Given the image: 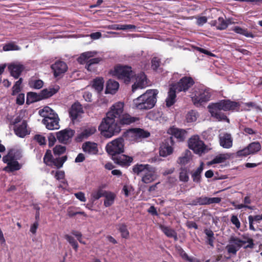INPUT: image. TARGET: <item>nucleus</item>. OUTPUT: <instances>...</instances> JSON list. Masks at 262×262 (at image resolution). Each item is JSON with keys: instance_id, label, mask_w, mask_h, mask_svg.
<instances>
[{"instance_id": "35", "label": "nucleus", "mask_w": 262, "mask_h": 262, "mask_svg": "<svg viewBox=\"0 0 262 262\" xmlns=\"http://www.w3.org/2000/svg\"><path fill=\"white\" fill-rule=\"evenodd\" d=\"M150 166L149 164H137L133 166V172L138 176L141 173L143 174Z\"/></svg>"}, {"instance_id": "37", "label": "nucleus", "mask_w": 262, "mask_h": 262, "mask_svg": "<svg viewBox=\"0 0 262 262\" xmlns=\"http://www.w3.org/2000/svg\"><path fill=\"white\" fill-rule=\"evenodd\" d=\"M189 168L188 167H182L180 169L179 180L183 182H187L189 180Z\"/></svg>"}, {"instance_id": "63", "label": "nucleus", "mask_w": 262, "mask_h": 262, "mask_svg": "<svg viewBox=\"0 0 262 262\" xmlns=\"http://www.w3.org/2000/svg\"><path fill=\"white\" fill-rule=\"evenodd\" d=\"M196 18V24L200 26H203L207 21V18L206 16H199Z\"/></svg>"}, {"instance_id": "3", "label": "nucleus", "mask_w": 262, "mask_h": 262, "mask_svg": "<svg viewBox=\"0 0 262 262\" xmlns=\"http://www.w3.org/2000/svg\"><path fill=\"white\" fill-rule=\"evenodd\" d=\"M157 90H148L143 94L133 100L134 107L140 110L152 108L157 101Z\"/></svg>"}, {"instance_id": "32", "label": "nucleus", "mask_w": 262, "mask_h": 262, "mask_svg": "<svg viewBox=\"0 0 262 262\" xmlns=\"http://www.w3.org/2000/svg\"><path fill=\"white\" fill-rule=\"evenodd\" d=\"M233 238H234V236L230 237L229 240V244L226 246V249L228 253L235 255L241 248V245L237 244L236 242L233 241Z\"/></svg>"}, {"instance_id": "2", "label": "nucleus", "mask_w": 262, "mask_h": 262, "mask_svg": "<svg viewBox=\"0 0 262 262\" xmlns=\"http://www.w3.org/2000/svg\"><path fill=\"white\" fill-rule=\"evenodd\" d=\"M240 104L236 101L230 99H223L217 102L211 103L208 106V111L211 116L218 121H224L229 122L226 114L222 111L227 112L239 109Z\"/></svg>"}, {"instance_id": "17", "label": "nucleus", "mask_w": 262, "mask_h": 262, "mask_svg": "<svg viewBox=\"0 0 262 262\" xmlns=\"http://www.w3.org/2000/svg\"><path fill=\"white\" fill-rule=\"evenodd\" d=\"M156 168L152 166L143 174L141 181L145 184H149L154 182L157 179Z\"/></svg>"}, {"instance_id": "28", "label": "nucleus", "mask_w": 262, "mask_h": 262, "mask_svg": "<svg viewBox=\"0 0 262 262\" xmlns=\"http://www.w3.org/2000/svg\"><path fill=\"white\" fill-rule=\"evenodd\" d=\"M119 87V84L117 81L110 79L106 83L105 93L111 94H115L118 90Z\"/></svg>"}, {"instance_id": "19", "label": "nucleus", "mask_w": 262, "mask_h": 262, "mask_svg": "<svg viewBox=\"0 0 262 262\" xmlns=\"http://www.w3.org/2000/svg\"><path fill=\"white\" fill-rule=\"evenodd\" d=\"M136 82L132 85V91L135 92L138 88H144L146 85V76L144 72L138 74Z\"/></svg>"}, {"instance_id": "5", "label": "nucleus", "mask_w": 262, "mask_h": 262, "mask_svg": "<svg viewBox=\"0 0 262 262\" xmlns=\"http://www.w3.org/2000/svg\"><path fill=\"white\" fill-rule=\"evenodd\" d=\"M53 111L48 106L39 111L40 114L44 117L42 122L48 129L53 130L59 127V119L57 114L52 113Z\"/></svg>"}, {"instance_id": "41", "label": "nucleus", "mask_w": 262, "mask_h": 262, "mask_svg": "<svg viewBox=\"0 0 262 262\" xmlns=\"http://www.w3.org/2000/svg\"><path fill=\"white\" fill-rule=\"evenodd\" d=\"M13 149H10L9 150L7 155L6 156H4L3 157V161L5 163H8V162H9L10 161H12L13 160L16 159V160H19L21 157V156H19L20 153H18V155L17 156H15L14 154H13Z\"/></svg>"}, {"instance_id": "7", "label": "nucleus", "mask_w": 262, "mask_h": 262, "mask_svg": "<svg viewBox=\"0 0 262 262\" xmlns=\"http://www.w3.org/2000/svg\"><path fill=\"white\" fill-rule=\"evenodd\" d=\"M124 140L123 138H118L108 143L105 149L108 154L113 158L124 151Z\"/></svg>"}, {"instance_id": "31", "label": "nucleus", "mask_w": 262, "mask_h": 262, "mask_svg": "<svg viewBox=\"0 0 262 262\" xmlns=\"http://www.w3.org/2000/svg\"><path fill=\"white\" fill-rule=\"evenodd\" d=\"M82 149L84 152L90 155H95L98 152L97 144L87 142L82 145Z\"/></svg>"}, {"instance_id": "10", "label": "nucleus", "mask_w": 262, "mask_h": 262, "mask_svg": "<svg viewBox=\"0 0 262 262\" xmlns=\"http://www.w3.org/2000/svg\"><path fill=\"white\" fill-rule=\"evenodd\" d=\"M194 84L193 79L189 76H184L181 78L179 81L172 84L177 90V92H187Z\"/></svg>"}, {"instance_id": "50", "label": "nucleus", "mask_w": 262, "mask_h": 262, "mask_svg": "<svg viewBox=\"0 0 262 262\" xmlns=\"http://www.w3.org/2000/svg\"><path fill=\"white\" fill-rule=\"evenodd\" d=\"M67 214L69 217H73L77 214L83 215L84 217H87V214L84 211H77L75 210V208L73 207H69L67 210Z\"/></svg>"}, {"instance_id": "14", "label": "nucleus", "mask_w": 262, "mask_h": 262, "mask_svg": "<svg viewBox=\"0 0 262 262\" xmlns=\"http://www.w3.org/2000/svg\"><path fill=\"white\" fill-rule=\"evenodd\" d=\"M55 77H57L66 73L68 70L67 63L61 60H57L51 66Z\"/></svg>"}, {"instance_id": "27", "label": "nucleus", "mask_w": 262, "mask_h": 262, "mask_svg": "<svg viewBox=\"0 0 262 262\" xmlns=\"http://www.w3.org/2000/svg\"><path fill=\"white\" fill-rule=\"evenodd\" d=\"M159 228L164 234L168 237L173 238L175 241H177L178 239L177 232L170 227L161 224L159 225Z\"/></svg>"}, {"instance_id": "22", "label": "nucleus", "mask_w": 262, "mask_h": 262, "mask_svg": "<svg viewBox=\"0 0 262 262\" xmlns=\"http://www.w3.org/2000/svg\"><path fill=\"white\" fill-rule=\"evenodd\" d=\"M11 75L17 79L25 69L24 65L19 63H12L8 66Z\"/></svg>"}, {"instance_id": "29", "label": "nucleus", "mask_w": 262, "mask_h": 262, "mask_svg": "<svg viewBox=\"0 0 262 262\" xmlns=\"http://www.w3.org/2000/svg\"><path fill=\"white\" fill-rule=\"evenodd\" d=\"M96 131V128L94 127L85 128L78 135L77 140L78 141H82L83 140L86 139L91 135H93Z\"/></svg>"}, {"instance_id": "46", "label": "nucleus", "mask_w": 262, "mask_h": 262, "mask_svg": "<svg viewBox=\"0 0 262 262\" xmlns=\"http://www.w3.org/2000/svg\"><path fill=\"white\" fill-rule=\"evenodd\" d=\"M54 158H53V155L51 150H47L44 156L43 160V163L49 166H52V161Z\"/></svg>"}, {"instance_id": "36", "label": "nucleus", "mask_w": 262, "mask_h": 262, "mask_svg": "<svg viewBox=\"0 0 262 262\" xmlns=\"http://www.w3.org/2000/svg\"><path fill=\"white\" fill-rule=\"evenodd\" d=\"M59 90V88H49V89H45L40 92L41 96L42 99H47L51 97L56 94Z\"/></svg>"}, {"instance_id": "51", "label": "nucleus", "mask_w": 262, "mask_h": 262, "mask_svg": "<svg viewBox=\"0 0 262 262\" xmlns=\"http://www.w3.org/2000/svg\"><path fill=\"white\" fill-rule=\"evenodd\" d=\"M66 150V147L64 146H62L60 145H56L55 147L53 148V154L54 156H60L61 154L65 152Z\"/></svg>"}, {"instance_id": "24", "label": "nucleus", "mask_w": 262, "mask_h": 262, "mask_svg": "<svg viewBox=\"0 0 262 262\" xmlns=\"http://www.w3.org/2000/svg\"><path fill=\"white\" fill-rule=\"evenodd\" d=\"M177 92V90L175 89L173 84H171L169 89L168 96L166 99V104L167 107H170L176 102Z\"/></svg>"}, {"instance_id": "16", "label": "nucleus", "mask_w": 262, "mask_h": 262, "mask_svg": "<svg viewBox=\"0 0 262 262\" xmlns=\"http://www.w3.org/2000/svg\"><path fill=\"white\" fill-rule=\"evenodd\" d=\"M74 130L71 128H66L56 133V138L60 143L67 144L74 135Z\"/></svg>"}, {"instance_id": "4", "label": "nucleus", "mask_w": 262, "mask_h": 262, "mask_svg": "<svg viewBox=\"0 0 262 262\" xmlns=\"http://www.w3.org/2000/svg\"><path fill=\"white\" fill-rule=\"evenodd\" d=\"M97 52L96 51H88L82 53L77 58V60L78 62L81 64L86 63L85 68L90 72H96L97 70V65L103 59L101 57H96L91 58L94 57Z\"/></svg>"}, {"instance_id": "40", "label": "nucleus", "mask_w": 262, "mask_h": 262, "mask_svg": "<svg viewBox=\"0 0 262 262\" xmlns=\"http://www.w3.org/2000/svg\"><path fill=\"white\" fill-rule=\"evenodd\" d=\"M230 156L228 154H220L214 157L210 162V164H214L221 163L225 162L226 160L229 159Z\"/></svg>"}, {"instance_id": "52", "label": "nucleus", "mask_w": 262, "mask_h": 262, "mask_svg": "<svg viewBox=\"0 0 262 262\" xmlns=\"http://www.w3.org/2000/svg\"><path fill=\"white\" fill-rule=\"evenodd\" d=\"M106 191L103 190L102 189H98L97 190L94 191L92 193V196L94 200H98L100 198L105 195Z\"/></svg>"}, {"instance_id": "49", "label": "nucleus", "mask_w": 262, "mask_h": 262, "mask_svg": "<svg viewBox=\"0 0 262 262\" xmlns=\"http://www.w3.org/2000/svg\"><path fill=\"white\" fill-rule=\"evenodd\" d=\"M64 238L69 242L74 250L77 252L78 249V244L74 237L69 234H66Z\"/></svg>"}, {"instance_id": "42", "label": "nucleus", "mask_w": 262, "mask_h": 262, "mask_svg": "<svg viewBox=\"0 0 262 262\" xmlns=\"http://www.w3.org/2000/svg\"><path fill=\"white\" fill-rule=\"evenodd\" d=\"M249 223V229L253 231H256V229L254 227V222L259 223L262 220L261 215H256L254 216L249 215L248 217Z\"/></svg>"}, {"instance_id": "54", "label": "nucleus", "mask_w": 262, "mask_h": 262, "mask_svg": "<svg viewBox=\"0 0 262 262\" xmlns=\"http://www.w3.org/2000/svg\"><path fill=\"white\" fill-rule=\"evenodd\" d=\"M43 84V81L40 79L32 80L29 82L30 87L35 89H40L42 87Z\"/></svg>"}, {"instance_id": "48", "label": "nucleus", "mask_w": 262, "mask_h": 262, "mask_svg": "<svg viewBox=\"0 0 262 262\" xmlns=\"http://www.w3.org/2000/svg\"><path fill=\"white\" fill-rule=\"evenodd\" d=\"M23 82V78H20L17 81L15 82V84L13 86L12 88V93L11 95L12 96H15L16 94H18L21 90V83Z\"/></svg>"}, {"instance_id": "11", "label": "nucleus", "mask_w": 262, "mask_h": 262, "mask_svg": "<svg viewBox=\"0 0 262 262\" xmlns=\"http://www.w3.org/2000/svg\"><path fill=\"white\" fill-rule=\"evenodd\" d=\"M174 142L172 137L165 139L160 146L159 154L160 156L166 157L173 152Z\"/></svg>"}, {"instance_id": "33", "label": "nucleus", "mask_w": 262, "mask_h": 262, "mask_svg": "<svg viewBox=\"0 0 262 262\" xmlns=\"http://www.w3.org/2000/svg\"><path fill=\"white\" fill-rule=\"evenodd\" d=\"M204 169V163L201 162L199 167L197 169L191 172V177L194 182L200 183L201 182V173Z\"/></svg>"}, {"instance_id": "60", "label": "nucleus", "mask_w": 262, "mask_h": 262, "mask_svg": "<svg viewBox=\"0 0 262 262\" xmlns=\"http://www.w3.org/2000/svg\"><path fill=\"white\" fill-rule=\"evenodd\" d=\"M179 251L183 259L189 262H193V258L190 257L182 248L180 247Z\"/></svg>"}, {"instance_id": "26", "label": "nucleus", "mask_w": 262, "mask_h": 262, "mask_svg": "<svg viewBox=\"0 0 262 262\" xmlns=\"http://www.w3.org/2000/svg\"><path fill=\"white\" fill-rule=\"evenodd\" d=\"M129 133L137 139L146 138L150 136V133L140 128H133L129 130Z\"/></svg>"}, {"instance_id": "58", "label": "nucleus", "mask_w": 262, "mask_h": 262, "mask_svg": "<svg viewBox=\"0 0 262 262\" xmlns=\"http://www.w3.org/2000/svg\"><path fill=\"white\" fill-rule=\"evenodd\" d=\"M151 62L152 69L154 71H157L160 65V59L157 57H154Z\"/></svg>"}, {"instance_id": "21", "label": "nucleus", "mask_w": 262, "mask_h": 262, "mask_svg": "<svg viewBox=\"0 0 262 262\" xmlns=\"http://www.w3.org/2000/svg\"><path fill=\"white\" fill-rule=\"evenodd\" d=\"M220 144L224 148H229L233 144V139L231 134L224 133L219 136Z\"/></svg>"}, {"instance_id": "23", "label": "nucleus", "mask_w": 262, "mask_h": 262, "mask_svg": "<svg viewBox=\"0 0 262 262\" xmlns=\"http://www.w3.org/2000/svg\"><path fill=\"white\" fill-rule=\"evenodd\" d=\"M81 113H83V108L79 102L74 103L69 111V116L72 121L76 120Z\"/></svg>"}, {"instance_id": "47", "label": "nucleus", "mask_w": 262, "mask_h": 262, "mask_svg": "<svg viewBox=\"0 0 262 262\" xmlns=\"http://www.w3.org/2000/svg\"><path fill=\"white\" fill-rule=\"evenodd\" d=\"M118 230L121 233L122 238L127 239L129 237V232L127 228V226L125 224H119Z\"/></svg>"}, {"instance_id": "55", "label": "nucleus", "mask_w": 262, "mask_h": 262, "mask_svg": "<svg viewBox=\"0 0 262 262\" xmlns=\"http://www.w3.org/2000/svg\"><path fill=\"white\" fill-rule=\"evenodd\" d=\"M197 119L196 113L191 110L187 113L186 115V120L188 122H194Z\"/></svg>"}, {"instance_id": "25", "label": "nucleus", "mask_w": 262, "mask_h": 262, "mask_svg": "<svg viewBox=\"0 0 262 262\" xmlns=\"http://www.w3.org/2000/svg\"><path fill=\"white\" fill-rule=\"evenodd\" d=\"M139 120L138 117H132L129 114L125 113L121 116L120 119L118 121L119 125H129Z\"/></svg>"}, {"instance_id": "13", "label": "nucleus", "mask_w": 262, "mask_h": 262, "mask_svg": "<svg viewBox=\"0 0 262 262\" xmlns=\"http://www.w3.org/2000/svg\"><path fill=\"white\" fill-rule=\"evenodd\" d=\"M221 198L219 197L208 198L205 196L197 197L193 200L190 205L193 206L207 205L212 204H219L221 202Z\"/></svg>"}, {"instance_id": "62", "label": "nucleus", "mask_w": 262, "mask_h": 262, "mask_svg": "<svg viewBox=\"0 0 262 262\" xmlns=\"http://www.w3.org/2000/svg\"><path fill=\"white\" fill-rule=\"evenodd\" d=\"M231 222L237 229L240 228L241 223L237 215H232L231 217Z\"/></svg>"}, {"instance_id": "38", "label": "nucleus", "mask_w": 262, "mask_h": 262, "mask_svg": "<svg viewBox=\"0 0 262 262\" xmlns=\"http://www.w3.org/2000/svg\"><path fill=\"white\" fill-rule=\"evenodd\" d=\"M21 167V165L17 161L14 160L8 162L7 166L4 168V170L7 171L13 172L19 170Z\"/></svg>"}, {"instance_id": "64", "label": "nucleus", "mask_w": 262, "mask_h": 262, "mask_svg": "<svg viewBox=\"0 0 262 262\" xmlns=\"http://www.w3.org/2000/svg\"><path fill=\"white\" fill-rule=\"evenodd\" d=\"M49 140V146L50 147L53 146L55 142L56 141V138L53 134H50L48 136Z\"/></svg>"}, {"instance_id": "1", "label": "nucleus", "mask_w": 262, "mask_h": 262, "mask_svg": "<svg viewBox=\"0 0 262 262\" xmlns=\"http://www.w3.org/2000/svg\"><path fill=\"white\" fill-rule=\"evenodd\" d=\"M124 103L118 102L115 103L107 113L105 118L103 119L99 126L101 134L105 138H111L118 134L121 129L116 121L120 119L123 114Z\"/></svg>"}, {"instance_id": "18", "label": "nucleus", "mask_w": 262, "mask_h": 262, "mask_svg": "<svg viewBox=\"0 0 262 262\" xmlns=\"http://www.w3.org/2000/svg\"><path fill=\"white\" fill-rule=\"evenodd\" d=\"M167 133L177 138L179 141H184L187 134V132L185 129H180L174 126L169 128Z\"/></svg>"}, {"instance_id": "34", "label": "nucleus", "mask_w": 262, "mask_h": 262, "mask_svg": "<svg viewBox=\"0 0 262 262\" xmlns=\"http://www.w3.org/2000/svg\"><path fill=\"white\" fill-rule=\"evenodd\" d=\"M42 100L40 93L37 94L35 92H30L27 94L26 103L27 104L39 101Z\"/></svg>"}, {"instance_id": "20", "label": "nucleus", "mask_w": 262, "mask_h": 262, "mask_svg": "<svg viewBox=\"0 0 262 262\" xmlns=\"http://www.w3.org/2000/svg\"><path fill=\"white\" fill-rule=\"evenodd\" d=\"M27 123L26 121L23 120L21 124L14 126V132L16 136L20 138L25 137L27 135L29 134L27 128Z\"/></svg>"}, {"instance_id": "6", "label": "nucleus", "mask_w": 262, "mask_h": 262, "mask_svg": "<svg viewBox=\"0 0 262 262\" xmlns=\"http://www.w3.org/2000/svg\"><path fill=\"white\" fill-rule=\"evenodd\" d=\"M113 75L125 84H128L136 76L135 72L131 67L122 65H118L115 67Z\"/></svg>"}, {"instance_id": "30", "label": "nucleus", "mask_w": 262, "mask_h": 262, "mask_svg": "<svg viewBox=\"0 0 262 262\" xmlns=\"http://www.w3.org/2000/svg\"><path fill=\"white\" fill-rule=\"evenodd\" d=\"M229 22V20L226 21L222 17H219L217 20H213L210 22V25L215 26L217 30H223L226 29Z\"/></svg>"}, {"instance_id": "59", "label": "nucleus", "mask_w": 262, "mask_h": 262, "mask_svg": "<svg viewBox=\"0 0 262 262\" xmlns=\"http://www.w3.org/2000/svg\"><path fill=\"white\" fill-rule=\"evenodd\" d=\"M190 161L189 156L186 154L184 156L179 157L178 160V163L180 164L185 165Z\"/></svg>"}, {"instance_id": "39", "label": "nucleus", "mask_w": 262, "mask_h": 262, "mask_svg": "<svg viewBox=\"0 0 262 262\" xmlns=\"http://www.w3.org/2000/svg\"><path fill=\"white\" fill-rule=\"evenodd\" d=\"M104 201V205L106 207L111 206L114 202V200L116 197L115 194L112 192L106 191Z\"/></svg>"}, {"instance_id": "61", "label": "nucleus", "mask_w": 262, "mask_h": 262, "mask_svg": "<svg viewBox=\"0 0 262 262\" xmlns=\"http://www.w3.org/2000/svg\"><path fill=\"white\" fill-rule=\"evenodd\" d=\"M25 102V94L24 93L18 94L16 97V103L19 105H23Z\"/></svg>"}, {"instance_id": "15", "label": "nucleus", "mask_w": 262, "mask_h": 262, "mask_svg": "<svg viewBox=\"0 0 262 262\" xmlns=\"http://www.w3.org/2000/svg\"><path fill=\"white\" fill-rule=\"evenodd\" d=\"M115 163L122 167H129L133 162V158L124 154H119L112 159Z\"/></svg>"}, {"instance_id": "53", "label": "nucleus", "mask_w": 262, "mask_h": 262, "mask_svg": "<svg viewBox=\"0 0 262 262\" xmlns=\"http://www.w3.org/2000/svg\"><path fill=\"white\" fill-rule=\"evenodd\" d=\"M19 49V47L12 42L7 43L3 46L4 51H15Z\"/></svg>"}, {"instance_id": "12", "label": "nucleus", "mask_w": 262, "mask_h": 262, "mask_svg": "<svg viewBox=\"0 0 262 262\" xmlns=\"http://www.w3.org/2000/svg\"><path fill=\"white\" fill-rule=\"evenodd\" d=\"M188 146L190 149L198 154L203 153L206 148L204 142L197 136H193L189 139Z\"/></svg>"}, {"instance_id": "56", "label": "nucleus", "mask_w": 262, "mask_h": 262, "mask_svg": "<svg viewBox=\"0 0 262 262\" xmlns=\"http://www.w3.org/2000/svg\"><path fill=\"white\" fill-rule=\"evenodd\" d=\"M242 237L244 239L247 240V243H248V245L244 247V249H253L254 246L253 239L252 238L248 237V236L246 235H243Z\"/></svg>"}, {"instance_id": "43", "label": "nucleus", "mask_w": 262, "mask_h": 262, "mask_svg": "<svg viewBox=\"0 0 262 262\" xmlns=\"http://www.w3.org/2000/svg\"><path fill=\"white\" fill-rule=\"evenodd\" d=\"M104 80L102 78H97L93 81V87L98 92H101L103 89Z\"/></svg>"}, {"instance_id": "45", "label": "nucleus", "mask_w": 262, "mask_h": 262, "mask_svg": "<svg viewBox=\"0 0 262 262\" xmlns=\"http://www.w3.org/2000/svg\"><path fill=\"white\" fill-rule=\"evenodd\" d=\"M67 156L54 158L52 161V166H55L58 169L61 168L63 163L67 161Z\"/></svg>"}, {"instance_id": "44", "label": "nucleus", "mask_w": 262, "mask_h": 262, "mask_svg": "<svg viewBox=\"0 0 262 262\" xmlns=\"http://www.w3.org/2000/svg\"><path fill=\"white\" fill-rule=\"evenodd\" d=\"M232 30L235 33L244 35L247 37L253 38L254 36L252 33L248 32L247 29L242 28L238 26L234 27Z\"/></svg>"}, {"instance_id": "9", "label": "nucleus", "mask_w": 262, "mask_h": 262, "mask_svg": "<svg viewBox=\"0 0 262 262\" xmlns=\"http://www.w3.org/2000/svg\"><path fill=\"white\" fill-rule=\"evenodd\" d=\"M261 148L260 143L258 141L250 143L247 147L238 150L236 152V157H246L249 155H253L258 152Z\"/></svg>"}, {"instance_id": "8", "label": "nucleus", "mask_w": 262, "mask_h": 262, "mask_svg": "<svg viewBox=\"0 0 262 262\" xmlns=\"http://www.w3.org/2000/svg\"><path fill=\"white\" fill-rule=\"evenodd\" d=\"M211 93L210 89H201L192 97L191 99L195 105L198 106L210 100Z\"/></svg>"}, {"instance_id": "57", "label": "nucleus", "mask_w": 262, "mask_h": 262, "mask_svg": "<svg viewBox=\"0 0 262 262\" xmlns=\"http://www.w3.org/2000/svg\"><path fill=\"white\" fill-rule=\"evenodd\" d=\"M33 139L35 140L40 145H44L46 143V140L45 137L40 135H35Z\"/></svg>"}]
</instances>
